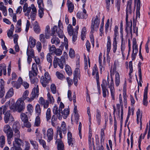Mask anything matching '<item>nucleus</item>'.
Segmentation results:
<instances>
[{"label":"nucleus","mask_w":150,"mask_h":150,"mask_svg":"<svg viewBox=\"0 0 150 150\" xmlns=\"http://www.w3.org/2000/svg\"><path fill=\"white\" fill-rule=\"evenodd\" d=\"M47 61L50 63V66L49 67V68L52 65V56L49 53L48 54L47 56Z\"/></svg>","instance_id":"nucleus-56"},{"label":"nucleus","mask_w":150,"mask_h":150,"mask_svg":"<svg viewBox=\"0 0 150 150\" xmlns=\"http://www.w3.org/2000/svg\"><path fill=\"white\" fill-rule=\"evenodd\" d=\"M102 93L103 96L104 98H105L106 96L107 93L109 94V92L108 88H102Z\"/></svg>","instance_id":"nucleus-63"},{"label":"nucleus","mask_w":150,"mask_h":150,"mask_svg":"<svg viewBox=\"0 0 150 150\" xmlns=\"http://www.w3.org/2000/svg\"><path fill=\"white\" fill-rule=\"evenodd\" d=\"M132 48L133 52H135L136 53H138V46L137 44V40L135 38H133L132 40Z\"/></svg>","instance_id":"nucleus-21"},{"label":"nucleus","mask_w":150,"mask_h":150,"mask_svg":"<svg viewBox=\"0 0 150 150\" xmlns=\"http://www.w3.org/2000/svg\"><path fill=\"white\" fill-rule=\"evenodd\" d=\"M50 89L52 93L55 94L56 93L57 87L54 83H52L50 86Z\"/></svg>","instance_id":"nucleus-44"},{"label":"nucleus","mask_w":150,"mask_h":150,"mask_svg":"<svg viewBox=\"0 0 150 150\" xmlns=\"http://www.w3.org/2000/svg\"><path fill=\"white\" fill-rule=\"evenodd\" d=\"M67 142L69 146H73L75 143V139L74 138L68 139Z\"/></svg>","instance_id":"nucleus-48"},{"label":"nucleus","mask_w":150,"mask_h":150,"mask_svg":"<svg viewBox=\"0 0 150 150\" xmlns=\"http://www.w3.org/2000/svg\"><path fill=\"white\" fill-rule=\"evenodd\" d=\"M2 108V111L3 110V113L5 114L6 112H7V110L8 108V104H6L5 105L2 106L1 107Z\"/></svg>","instance_id":"nucleus-59"},{"label":"nucleus","mask_w":150,"mask_h":150,"mask_svg":"<svg viewBox=\"0 0 150 150\" xmlns=\"http://www.w3.org/2000/svg\"><path fill=\"white\" fill-rule=\"evenodd\" d=\"M25 144L24 150H30V143L27 141H25Z\"/></svg>","instance_id":"nucleus-62"},{"label":"nucleus","mask_w":150,"mask_h":150,"mask_svg":"<svg viewBox=\"0 0 150 150\" xmlns=\"http://www.w3.org/2000/svg\"><path fill=\"white\" fill-rule=\"evenodd\" d=\"M39 39L41 42L43 43H45L46 42V39L44 34H41L40 35Z\"/></svg>","instance_id":"nucleus-43"},{"label":"nucleus","mask_w":150,"mask_h":150,"mask_svg":"<svg viewBox=\"0 0 150 150\" xmlns=\"http://www.w3.org/2000/svg\"><path fill=\"white\" fill-rule=\"evenodd\" d=\"M31 7L32 11L30 14V16L32 20L34 21L36 15L37 10L34 4H32L31 5Z\"/></svg>","instance_id":"nucleus-16"},{"label":"nucleus","mask_w":150,"mask_h":150,"mask_svg":"<svg viewBox=\"0 0 150 150\" xmlns=\"http://www.w3.org/2000/svg\"><path fill=\"white\" fill-rule=\"evenodd\" d=\"M46 119L47 121H48L51 118V111L50 108H48L46 112Z\"/></svg>","instance_id":"nucleus-40"},{"label":"nucleus","mask_w":150,"mask_h":150,"mask_svg":"<svg viewBox=\"0 0 150 150\" xmlns=\"http://www.w3.org/2000/svg\"><path fill=\"white\" fill-rule=\"evenodd\" d=\"M62 51L61 49L57 48L56 49L54 54L56 55L59 56L62 54Z\"/></svg>","instance_id":"nucleus-60"},{"label":"nucleus","mask_w":150,"mask_h":150,"mask_svg":"<svg viewBox=\"0 0 150 150\" xmlns=\"http://www.w3.org/2000/svg\"><path fill=\"white\" fill-rule=\"evenodd\" d=\"M86 28L84 27L82 29L81 35V38L82 40H83L86 38Z\"/></svg>","instance_id":"nucleus-38"},{"label":"nucleus","mask_w":150,"mask_h":150,"mask_svg":"<svg viewBox=\"0 0 150 150\" xmlns=\"http://www.w3.org/2000/svg\"><path fill=\"white\" fill-rule=\"evenodd\" d=\"M23 143V141L19 138L15 137L14 140L13 142V146L11 150H22L21 148V144Z\"/></svg>","instance_id":"nucleus-6"},{"label":"nucleus","mask_w":150,"mask_h":150,"mask_svg":"<svg viewBox=\"0 0 150 150\" xmlns=\"http://www.w3.org/2000/svg\"><path fill=\"white\" fill-rule=\"evenodd\" d=\"M59 142H57V149L58 150H64V145L62 141H59Z\"/></svg>","instance_id":"nucleus-31"},{"label":"nucleus","mask_w":150,"mask_h":150,"mask_svg":"<svg viewBox=\"0 0 150 150\" xmlns=\"http://www.w3.org/2000/svg\"><path fill=\"white\" fill-rule=\"evenodd\" d=\"M80 71L79 68H77L75 69L74 73V76H79V79L80 76Z\"/></svg>","instance_id":"nucleus-52"},{"label":"nucleus","mask_w":150,"mask_h":150,"mask_svg":"<svg viewBox=\"0 0 150 150\" xmlns=\"http://www.w3.org/2000/svg\"><path fill=\"white\" fill-rule=\"evenodd\" d=\"M21 126L18 122H15L13 126V131L19 130Z\"/></svg>","instance_id":"nucleus-28"},{"label":"nucleus","mask_w":150,"mask_h":150,"mask_svg":"<svg viewBox=\"0 0 150 150\" xmlns=\"http://www.w3.org/2000/svg\"><path fill=\"white\" fill-rule=\"evenodd\" d=\"M49 79H45L44 76H42L41 77L40 82L44 87H45L47 86V84L49 83L50 81Z\"/></svg>","instance_id":"nucleus-19"},{"label":"nucleus","mask_w":150,"mask_h":150,"mask_svg":"<svg viewBox=\"0 0 150 150\" xmlns=\"http://www.w3.org/2000/svg\"><path fill=\"white\" fill-rule=\"evenodd\" d=\"M96 117L97 123L99 125L100 124L101 122V114L100 111L98 109L96 110Z\"/></svg>","instance_id":"nucleus-25"},{"label":"nucleus","mask_w":150,"mask_h":150,"mask_svg":"<svg viewBox=\"0 0 150 150\" xmlns=\"http://www.w3.org/2000/svg\"><path fill=\"white\" fill-rule=\"evenodd\" d=\"M46 136L47 137V141L48 142H50L53 139L54 131L52 128H50L47 129Z\"/></svg>","instance_id":"nucleus-10"},{"label":"nucleus","mask_w":150,"mask_h":150,"mask_svg":"<svg viewBox=\"0 0 150 150\" xmlns=\"http://www.w3.org/2000/svg\"><path fill=\"white\" fill-rule=\"evenodd\" d=\"M148 85L145 88L143 98L142 101L143 104L144 105L147 106L148 104V102L147 100V92Z\"/></svg>","instance_id":"nucleus-12"},{"label":"nucleus","mask_w":150,"mask_h":150,"mask_svg":"<svg viewBox=\"0 0 150 150\" xmlns=\"http://www.w3.org/2000/svg\"><path fill=\"white\" fill-rule=\"evenodd\" d=\"M68 11L70 13L73 12L74 9V5L73 4L71 1H68L67 2Z\"/></svg>","instance_id":"nucleus-20"},{"label":"nucleus","mask_w":150,"mask_h":150,"mask_svg":"<svg viewBox=\"0 0 150 150\" xmlns=\"http://www.w3.org/2000/svg\"><path fill=\"white\" fill-rule=\"evenodd\" d=\"M51 40V42L52 44H54L56 45H59L60 43V40L57 37L55 36H53Z\"/></svg>","instance_id":"nucleus-24"},{"label":"nucleus","mask_w":150,"mask_h":150,"mask_svg":"<svg viewBox=\"0 0 150 150\" xmlns=\"http://www.w3.org/2000/svg\"><path fill=\"white\" fill-rule=\"evenodd\" d=\"M31 144L33 147L35 149H38V143L35 141H34L32 139L30 140Z\"/></svg>","instance_id":"nucleus-50"},{"label":"nucleus","mask_w":150,"mask_h":150,"mask_svg":"<svg viewBox=\"0 0 150 150\" xmlns=\"http://www.w3.org/2000/svg\"><path fill=\"white\" fill-rule=\"evenodd\" d=\"M118 27L116 25L115 26L114 29L113 42H117L116 37L118 35Z\"/></svg>","instance_id":"nucleus-32"},{"label":"nucleus","mask_w":150,"mask_h":150,"mask_svg":"<svg viewBox=\"0 0 150 150\" xmlns=\"http://www.w3.org/2000/svg\"><path fill=\"white\" fill-rule=\"evenodd\" d=\"M61 113L64 118H66L69 113V108H65L63 111H61Z\"/></svg>","instance_id":"nucleus-35"},{"label":"nucleus","mask_w":150,"mask_h":150,"mask_svg":"<svg viewBox=\"0 0 150 150\" xmlns=\"http://www.w3.org/2000/svg\"><path fill=\"white\" fill-rule=\"evenodd\" d=\"M3 131L4 133L6 134L8 144H11V143L13 136V130L8 125H6L4 127Z\"/></svg>","instance_id":"nucleus-3"},{"label":"nucleus","mask_w":150,"mask_h":150,"mask_svg":"<svg viewBox=\"0 0 150 150\" xmlns=\"http://www.w3.org/2000/svg\"><path fill=\"white\" fill-rule=\"evenodd\" d=\"M39 9L38 11V15L39 17L41 18L42 17L44 14V9L43 7H42L41 8H39Z\"/></svg>","instance_id":"nucleus-57"},{"label":"nucleus","mask_w":150,"mask_h":150,"mask_svg":"<svg viewBox=\"0 0 150 150\" xmlns=\"http://www.w3.org/2000/svg\"><path fill=\"white\" fill-rule=\"evenodd\" d=\"M109 84L106 82V80L103 79L102 81V84H101L102 88H108V85Z\"/></svg>","instance_id":"nucleus-53"},{"label":"nucleus","mask_w":150,"mask_h":150,"mask_svg":"<svg viewBox=\"0 0 150 150\" xmlns=\"http://www.w3.org/2000/svg\"><path fill=\"white\" fill-rule=\"evenodd\" d=\"M76 15L79 19H86L88 16L86 14V11L85 8L83 9V12H78Z\"/></svg>","instance_id":"nucleus-14"},{"label":"nucleus","mask_w":150,"mask_h":150,"mask_svg":"<svg viewBox=\"0 0 150 150\" xmlns=\"http://www.w3.org/2000/svg\"><path fill=\"white\" fill-rule=\"evenodd\" d=\"M23 11L25 12V16H29V13L31 11V7H28V4L27 3H25L23 6Z\"/></svg>","instance_id":"nucleus-17"},{"label":"nucleus","mask_w":150,"mask_h":150,"mask_svg":"<svg viewBox=\"0 0 150 150\" xmlns=\"http://www.w3.org/2000/svg\"><path fill=\"white\" fill-rule=\"evenodd\" d=\"M20 117L22 121L23 122L28 120L27 115L25 113H22Z\"/></svg>","instance_id":"nucleus-41"},{"label":"nucleus","mask_w":150,"mask_h":150,"mask_svg":"<svg viewBox=\"0 0 150 150\" xmlns=\"http://www.w3.org/2000/svg\"><path fill=\"white\" fill-rule=\"evenodd\" d=\"M35 62L36 64L33 63L32 64V69L29 72V75L31 82L32 83H37L38 81V79L35 77L36 76L38 73V70L37 64H39L40 63V59L38 57L35 56L34 57Z\"/></svg>","instance_id":"nucleus-1"},{"label":"nucleus","mask_w":150,"mask_h":150,"mask_svg":"<svg viewBox=\"0 0 150 150\" xmlns=\"http://www.w3.org/2000/svg\"><path fill=\"white\" fill-rule=\"evenodd\" d=\"M120 77L119 73L116 72L115 75V84L116 86H118L120 83Z\"/></svg>","instance_id":"nucleus-29"},{"label":"nucleus","mask_w":150,"mask_h":150,"mask_svg":"<svg viewBox=\"0 0 150 150\" xmlns=\"http://www.w3.org/2000/svg\"><path fill=\"white\" fill-rule=\"evenodd\" d=\"M39 103L43 106L44 108H47L49 105V102L47 100H45L43 97H41L39 100Z\"/></svg>","instance_id":"nucleus-15"},{"label":"nucleus","mask_w":150,"mask_h":150,"mask_svg":"<svg viewBox=\"0 0 150 150\" xmlns=\"http://www.w3.org/2000/svg\"><path fill=\"white\" fill-rule=\"evenodd\" d=\"M58 29L56 25L54 26L51 29V32L50 33V35L51 36H54V34L55 32L58 34Z\"/></svg>","instance_id":"nucleus-34"},{"label":"nucleus","mask_w":150,"mask_h":150,"mask_svg":"<svg viewBox=\"0 0 150 150\" xmlns=\"http://www.w3.org/2000/svg\"><path fill=\"white\" fill-rule=\"evenodd\" d=\"M36 47L38 52H40L42 49V45L41 43L39 42H38Z\"/></svg>","instance_id":"nucleus-61"},{"label":"nucleus","mask_w":150,"mask_h":150,"mask_svg":"<svg viewBox=\"0 0 150 150\" xmlns=\"http://www.w3.org/2000/svg\"><path fill=\"white\" fill-rule=\"evenodd\" d=\"M74 29L73 28L71 25L69 24L67 26V30L70 36H71L74 33Z\"/></svg>","instance_id":"nucleus-27"},{"label":"nucleus","mask_w":150,"mask_h":150,"mask_svg":"<svg viewBox=\"0 0 150 150\" xmlns=\"http://www.w3.org/2000/svg\"><path fill=\"white\" fill-rule=\"evenodd\" d=\"M47 99L49 103H53L54 102V98L53 96L51 95L49 92H48L47 94Z\"/></svg>","instance_id":"nucleus-36"},{"label":"nucleus","mask_w":150,"mask_h":150,"mask_svg":"<svg viewBox=\"0 0 150 150\" xmlns=\"http://www.w3.org/2000/svg\"><path fill=\"white\" fill-rule=\"evenodd\" d=\"M95 74H96V80L98 88L100 89V87L99 82L98 71V68L96 64H95L94 67L93 68L92 75L93 76Z\"/></svg>","instance_id":"nucleus-8"},{"label":"nucleus","mask_w":150,"mask_h":150,"mask_svg":"<svg viewBox=\"0 0 150 150\" xmlns=\"http://www.w3.org/2000/svg\"><path fill=\"white\" fill-rule=\"evenodd\" d=\"M27 109L28 112L30 114L33 112V108L32 105L31 104H29L27 106Z\"/></svg>","instance_id":"nucleus-54"},{"label":"nucleus","mask_w":150,"mask_h":150,"mask_svg":"<svg viewBox=\"0 0 150 150\" xmlns=\"http://www.w3.org/2000/svg\"><path fill=\"white\" fill-rule=\"evenodd\" d=\"M35 111L36 113L38 116L40 115L41 113V109L39 104H37L35 107Z\"/></svg>","instance_id":"nucleus-37"},{"label":"nucleus","mask_w":150,"mask_h":150,"mask_svg":"<svg viewBox=\"0 0 150 150\" xmlns=\"http://www.w3.org/2000/svg\"><path fill=\"white\" fill-rule=\"evenodd\" d=\"M13 89L12 88L9 89L7 92L5 96L6 99H8L11 97L13 95Z\"/></svg>","instance_id":"nucleus-23"},{"label":"nucleus","mask_w":150,"mask_h":150,"mask_svg":"<svg viewBox=\"0 0 150 150\" xmlns=\"http://www.w3.org/2000/svg\"><path fill=\"white\" fill-rule=\"evenodd\" d=\"M5 93L4 86L2 83L0 86V98H1L4 97Z\"/></svg>","instance_id":"nucleus-30"},{"label":"nucleus","mask_w":150,"mask_h":150,"mask_svg":"<svg viewBox=\"0 0 150 150\" xmlns=\"http://www.w3.org/2000/svg\"><path fill=\"white\" fill-rule=\"evenodd\" d=\"M36 42V40L33 37L30 36L29 38L28 45L31 48H32L35 46Z\"/></svg>","instance_id":"nucleus-18"},{"label":"nucleus","mask_w":150,"mask_h":150,"mask_svg":"<svg viewBox=\"0 0 150 150\" xmlns=\"http://www.w3.org/2000/svg\"><path fill=\"white\" fill-rule=\"evenodd\" d=\"M126 25L125 30L127 34H128L129 31H130V33L131 35H132V21L130 23L128 21V16L126 17Z\"/></svg>","instance_id":"nucleus-9"},{"label":"nucleus","mask_w":150,"mask_h":150,"mask_svg":"<svg viewBox=\"0 0 150 150\" xmlns=\"http://www.w3.org/2000/svg\"><path fill=\"white\" fill-rule=\"evenodd\" d=\"M5 138L4 135H1L0 137V146L1 148H3L5 144Z\"/></svg>","instance_id":"nucleus-39"},{"label":"nucleus","mask_w":150,"mask_h":150,"mask_svg":"<svg viewBox=\"0 0 150 150\" xmlns=\"http://www.w3.org/2000/svg\"><path fill=\"white\" fill-rule=\"evenodd\" d=\"M37 3L39 8H42V7H43L44 6L43 0H37Z\"/></svg>","instance_id":"nucleus-64"},{"label":"nucleus","mask_w":150,"mask_h":150,"mask_svg":"<svg viewBox=\"0 0 150 150\" xmlns=\"http://www.w3.org/2000/svg\"><path fill=\"white\" fill-rule=\"evenodd\" d=\"M107 39L108 41L107 44V52L108 53H109L111 49V42L110 37V36H108Z\"/></svg>","instance_id":"nucleus-33"},{"label":"nucleus","mask_w":150,"mask_h":150,"mask_svg":"<svg viewBox=\"0 0 150 150\" xmlns=\"http://www.w3.org/2000/svg\"><path fill=\"white\" fill-rule=\"evenodd\" d=\"M39 95V87L38 85L36 86V88H34L32 90L30 98H28V102L33 100L36 97H38Z\"/></svg>","instance_id":"nucleus-7"},{"label":"nucleus","mask_w":150,"mask_h":150,"mask_svg":"<svg viewBox=\"0 0 150 150\" xmlns=\"http://www.w3.org/2000/svg\"><path fill=\"white\" fill-rule=\"evenodd\" d=\"M65 70L68 75L70 76L72 74V72L71 68L69 66H66Z\"/></svg>","instance_id":"nucleus-51"},{"label":"nucleus","mask_w":150,"mask_h":150,"mask_svg":"<svg viewBox=\"0 0 150 150\" xmlns=\"http://www.w3.org/2000/svg\"><path fill=\"white\" fill-rule=\"evenodd\" d=\"M134 3L135 4H136V10H140V8L141 6L140 0H134Z\"/></svg>","instance_id":"nucleus-49"},{"label":"nucleus","mask_w":150,"mask_h":150,"mask_svg":"<svg viewBox=\"0 0 150 150\" xmlns=\"http://www.w3.org/2000/svg\"><path fill=\"white\" fill-rule=\"evenodd\" d=\"M4 114V120L6 123H7L9 121L11 122L14 121V118L13 116L11 114L10 110H7V112H6Z\"/></svg>","instance_id":"nucleus-11"},{"label":"nucleus","mask_w":150,"mask_h":150,"mask_svg":"<svg viewBox=\"0 0 150 150\" xmlns=\"http://www.w3.org/2000/svg\"><path fill=\"white\" fill-rule=\"evenodd\" d=\"M33 29L34 32L37 34L40 32V28L37 21H35L34 24Z\"/></svg>","instance_id":"nucleus-22"},{"label":"nucleus","mask_w":150,"mask_h":150,"mask_svg":"<svg viewBox=\"0 0 150 150\" xmlns=\"http://www.w3.org/2000/svg\"><path fill=\"white\" fill-rule=\"evenodd\" d=\"M56 74L57 78L61 80H62L65 78L64 76L59 71L56 72Z\"/></svg>","instance_id":"nucleus-46"},{"label":"nucleus","mask_w":150,"mask_h":150,"mask_svg":"<svg viewBox=\"0 0 150 150\" xmlns=\"http://www.w3.org/2000/svg\"><path fill=\"white\" fill-rule=\"evenodd\" d=\"M28 48L29 46H28L26 52L27 56H28L29 55V56L33 58H34V57H35V54L34 50L32 48H31L30 50H29Z\"/></svg>","instance_id":"nucleus-26"},{"label":"nucleus","mask_w":150,"mask_h":150,"mask_svg":"<svg viewBox=\"0 0 150 150\" xmlns=\"http://www.w3.org/2000/svg\"><path fill=\"white\" fill-rule=\"evenodd\" d=\"M29 94V91L28 90H26L23 93V95L21 98V99L22 100H26L27 101H28V98H29L27 97Z\"/></svg>","instance_id":"nucleus-42"},{"label":"nucleus","mask_w":150,"mask_h":150,"mask_svg":"<svg viewBox=\"0 0 150 150\" xmlns=\"http://www.w3.org/2000/svg\"><path fill=\"white\" fill-rule=\"evenodd\" d=\"M63 54L61 57L60 59L54 56L53 62V65L54 68H57L58 65L60 68L62 69L63 68V64L65 62V58L67 56V54L64 52Z\"/></svg>","instance_id":"nucleus-2"},{"label":"nucleus","mask_w":150,"mask_h":150,"mask_svg":"<svg viewBox=\"0 0 150 150\" xmlns=\"http://www.w3.org/2000/svg\"><path fill=\"white\" fill-rule=\"evenodd\" d=\"M123 102L125 105H126L127 104V96L126 95V93L125 90L123 91Z\"/></svg>","instance_id":"nucleus-58"},{"label":"nucleus","mask_w":150,"mask_h":150,"mask_svg":"<svg viewBox=\"0 0 150 150\" xmlns=\"http://www.w3.org/2000/svg\"><path fill=\"white\" fill-rule=\"evenodd\" d=\"M39 141L40 144L42 145L43 148L45 149L46 147V144L45 141L42 139H39Z\"/></svg>","instance_id":"nucleus-55"},{"label":"nucleus","mask_w":150,"mask_h":150,"mask_svg":"<svg viewBox=\"0 0 150 150\" xmlns=\"http://www.w3.org/2000/svg\"><path fill=\"white\" fill-rule=\"evenodd\" d=\"M100 13L96 15L95 19L91 21V32L93 33L95 30H97L98 29L100 23Z\"/></svg>","instance_id":"nucleus-5"},{"label":"nucleus","mask_w":150,"mask_h":150,"mask_svg":"<svg viewBox=\"0 0 150 150\" xmlns=\"http://www.w3.org/2000/svg\"><path fill=\"white\" fill-rule=\"evenodd\" d=\"M49 49L50 53L52 54L54 53L56 49L54 45H52L51 46L49 45Z\"/></svg>","instance_id":"nucleus-47"},{"label":"nucleus","mask_w":150,"mask_h":150,"mask_svg":"<svg viewBox=\"0 0 150 150\" xmlns=\"http://www.w3.org/2000/svg\"><path fill=\"white\" fill-rule=\"evenodd\" d=\"M58 36L60 38H62L64 36L62 30L63 29V24L61 23V21L60 20L58 22Z\"/></svg>","instance_id":"nucleus-13"},{"label":"nucleus","mask_w":150,"mask_h":150,"mask_svg":"<svg viewBox=\"0 0 150 150\" xmlns=\"http://www.w3.org/2000/svg\"><path fill=\"white\" fill-rule=\"evenodd\" d=\"M12 85L13 87H15L18 89L20 88L21 86L20 83H18L17 81H12L11 82Z\"/></svg>","instance_id":"nucleus-45"},{"label":"nucleus","mask_w":150,"mask_h":150,"mask_svg":"<svg viewBox=\"0 0 150 150\" xmlns=\"http://www.w3.org/2000/svg\"><path fill=\"white\" fill-rule=\"evenodd\" d=\"M25 108V103L21 98H19L13 106L14 111L20 112L23 111Z\"/></svg>","instance_id":"nucleus-4"}]
</instances>
